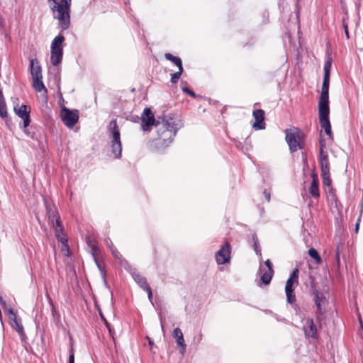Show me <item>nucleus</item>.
Instances as JSON below:
<instances>
[{"label":"nucleus","mask_w":363,"mask_h":363,"mask_svg":"<svg viewBox=\"0 0 363 363\" xmlns=\"http://www.w3.org/2000/svg\"><path fill=\"white\" fill-rule=\"evenodd\" d=\"M308 253L309 256L311 257L313 259H314L318 264H320L322 262V259L320 257L318 251L315 249L311 248L308 250Z\"/></svg>","instance_id":"obj_27"},{"label":"nucleus","mask_w":363,"mask_h":363,"mask_svg":"<svg viewBox=\"0 0 363 363\" xmlns=\"http://www.w3.org/2000/svg\"><path fill=\"white\" fill-rule=\"evenodd\" d=\"M87 243L91 249L93 255H94L97 251V247H96V242L94 240H91L90 238H88Z\"/></svg>","instance_id":"obj_32"},{"label":"nucleus","mask_w":363,"mask_h":363,"mask_svg":"<svg viewBox=\"0 0 363 363\" xmlns=\"http://www.w3.org/2000/svg\"><path fill=\"white\" fill-rule=\"evenodd\" d=\"M182 90H183V91H184V92H186V93L189 94L190 96H193L194 98H195V97H196V94H195V93H194L193 91H191V90L189 89L188 88H184V87H183V88H182Z\"/></svg>","instance_id":"obj_37"},{"label":"nucleus","mask_w":363,"mask_h":363,"mask_svg":"<svg viewBox=\"0 0 363 363\" xmlns=\"http://www.w3.org/2000/svg\"><path fill=\"white\" fill-rule=\"evenodd\" d=\"M298 269H294L287 279L285 289H294V286L298 284Z\"/></svg>","instance_id":"obj_18"},{"label":"nucleus","mask_w":363,"mask_h":363,"mask_svg":"<svg viewBox=\"0 0 363 363\" xmlns=\"http://www.w3.org/2000/svg\"><path fill=\"white\" fill-rule=\"evenodd\" d=\"M108 133L111 138V147L112 153L116 159L121 156L122 144L121 141V133L117 126L116 121H111L108 125Z\"/></svg>","instance_id":"obj_4"},{"label":"nucleus","mask_w":363,"mask_h":363,"mask_svg":"<svg viewBox=\"0 0 363 363\" xmlns=\"http://www.w3.org/2000/svg\"><path fill=\"white\" fill-rule=\"evenodd\" d=\"M99 314H100L101 318L104 320V323H105L106 325L109 328V324H108V322L106 320V319L104 318V315H103V314L101 313V311H99Z\"/></svg>","instance_id":"obj_43"},{"label":"nucleus","mask_w":363,"mask_h":363,"mask_svg":"<svg viewBox=\"0 0 363 363\" xmlns=\"http://www.w3.org/2000/svg\"><path fill=\"white\" fill-rule=\"evenodd\" d=\"M359 320L360 326H361V328L363 329V322H362V319H361V318H359Z\"/></svg>","instance_id":"obj_45"},{"label":"nucleus","mask_w":363,"mask_h":363,"mask_svg":"<svg viewBox=\"0 0 363 363\" xmlns=\"http://www.w3.org/2000/svg\"><path fill=\"white\" fill-rule=\"evenodd\" d=\"M294 289H285L287 301L290 303H294L296 301V296L294 293Z\"/></svg>","instance_id":"obj_28"},{"label":"nucleus","mask_w":363,"mask_h":363,"mask_svg":"<svg viewBox=\"0 0 363 363\" xmlns=\"http://www.w3.org/2000/svg\"><path fill=\"white\" fill-rule=\"evenodd\" d=\"M164 57L172 62L178 68L183 67L182 60L179 57L174 56L170 53H165Z\"/></svg>","instance_id":"obj_23"},{"label":"nucleus","mask_w":363,"mask_h":363,"mask_svg":"<svg viewBox=\"0 0 363 363\" xmlns=\"http://www.w3.org/2000/svg\"><path fill=\"white\" fill-rule=\"evenodd\" d=\"M16 113L22 118H26L27 116L29 115V111H28V107L26 105H21L19 108H14Z\"/></svg>","instance_id":"obj_25"},{"label":"nucleus","mask_w":363,"mask_h":363,"mask_svg":"<svg viewBox=\"0 0 363 363\" xmlns=\"http://www.w3.org/2000/svg\"><path fill=\"white\" fill-rule=\"evenodd\" d=\"M8 313L9 314V318L12 321V327L16 330L21 337L22 341L26 339V335L24 333V328L21 324V320L17 317L12 309H9Z\"/></svg>","instance_id":"obj_12"},{"label":"nucleus","mask_w":363,"mask_h":363,"mask_svg":"<svg viewBox=\"0 0 363 363\" xmlns=\"http://www.w3.org/2000/svg\"><path fill=\"white\" fill-rule=\"evenodd\" d=\"M252 115L255 120V123L252 125V127L255 130L264 129V111L262 109H257L253 111Z\"/></svg>","instance_id":"obj_13"},{"label":"nucleus","mask_w":363,"mask_h":363,"mask_svg":"<svg viewBox=\"0 0 363 363\" xmlns=\"http://www.w3.org/2000/svg\"><path fill=\"white\" fill-rule=\"evenodd\" d=\"M321 176H322L323 184L325 186H330L331 184V179L330 177V172H321Z\"/></svg>","instance_id":"obj_31"},{"label":"nucleus","mask_w":363,"mask_h":363,"mask_svg":"<svg viewBox=\"0 0 363 363\" xmlns=\"http://www.w3.org/2000/svg\"><path fill=\"white\" fill-rule=\"evenodd\" d=\"M178 69L179 70L177 72L171 74V82L172 84H176L178 82L183 72V67H179Z\"/></svg>","instance_id":"obj_29"},{"label":"nucleus","mask_w":363,"mask_h":363,"mask_svg":"<svg viewBox=\"0 0 363 363\" xmlns=\"http://www.w3.org/2000/svg\"><path fill=\"white\" fill-rule=\"evenodd\" d=\"M325 145L320 143V164L321 172H330V163L328 160V153L324 150Z\"/></svg>","instance_id":"obj_14"},{"label":"nucleus","mask_w":363,"mask_h":363,"mask_svg":"<svg viewBox=\"0 0 363 363\" xmlns=\"http://www.w3.org/2000/svg\"><path fill=\"white\" fill-rule=\"evenodd\" d=\"M60 117L65 125L72 128L79 120V111L77 109L69 110L64 106L61 109Z\"/></svg>","instance_id":"obj_7"},{"label":"nucleus","mask_w":363,"mask_h":363,"mask_svg":"<svg viewBox=\"0 0 363 363\" xmlns=\"http://www.w3.org/2000/svg\"><path fill=\"white\" fill-rule=\"evenodd\" d=\"M332 62L330 60H328L327 62H325L324 65V77L326 79H330V71L331 69Z\"/></svg>","instance_id":"obj_30"},{"label":"nucleus","mask_w":363,"mask_h":363,"mask_svg":"<svg viewBox=\"0 0 363 363\" xmlns=\"http://www.w3.org/2000/svg\"><path fill=\"white\" fill-rule=\"evenodd\" d=\"M315 303L317 306L318 311L320 314L323 313V306L325 304V298L322 293L315 291Z\"/></svg>","instance_id":"obj_19"},{"label":"nucleus","mask_w":363,"mask_h":363,"mask_svg":"<svg viewBox=\"0 0 363 363\" xmlns=\"http://www.w3.org/2000/svg\"><path fill=\"white\" fill-rule=\"evenodd\" d=\"M274 274V270H267L261 276V281L263 284L267 285L270 283Z\"/></svg>","instance_id":"obj_24"},{"label":"nucleus","mask_w":363,"mask_h":363,"mask_svg":"<svg viewBox=\"0 0 363 363\" xmlns=\"http://www.w3.org/2000/svg\"><path fill=\"white\" fill-rule=\"evenodd\" d=\"M309 193L312 196L315 198H318L320 196L318 180L314 175L313 177V181L309 188Z\"/></svg>","instance_id":"obj_20"},{"label":"nucleus","mask_w":363,"mask_h":363,"mask_svg":"<svg viewBox=\"0 0 363 363\" xmlns=\"http://www.w3.org/2000/svg\"><path fill=\"white\" fill-rule=\"evenodd\" d=\"M0 116L2 118L7 117V110L6 104L4 101V99L3 97L2 93L0 91Z\"/></svg>","instance_id":"obj_26"},{"label":"nucleus","mask_w":363,"mask_h":363,"mask_svg":"<svg viewBox=\"0 0 363 363\" xmlns=\"http://www.w3.org/2000/svg\"><path fill=\"white\" fill-rule=\"evenodd\" d=\"M359 221H360V218L358 219V220H357V222L356 223V225H355V232L356 233H357L358 230H359Z\"/></svg>","instance_id":"obj_44"},{"label":"nucleus","mask_w":363,"mask_h":363,"mask_svg":"<svg viewBox=\"0 0 363 363\" xmlns=\"http://www.w3.org/2000/svg\"><path fill=\"white\" fill-rule=\"evenodd\" d=\"M343 249V245L342 243H338L336 247V261L337 264H340V251Z\"/></svg>","instance_id":"obj_34"},{"label":"nucleus","mask_w":363,"mask_h":363,"mask_svg":"<svg viewBox=\"0 0 363 363\" xmlns=\"http://www.w3.org/2000/svg\"><path fill=\"white\" fill-rule=\"evenodd\" d=\"M344 29H345V33L346 37L348 39L350 38V35H349L348 27H347V24H344Z\"/></svg>","instance_id":"obj_41"},{"label":"nucleus","mask_w":363,"mask_h":363,"mask_svg":"<svg viewBox=\"0 0 363 363\" xmlns=\"http://www.w3.org/2000/svg\"><path fill=\"white\" fill-rule=\"evenodd\" d=\"M230 246L228 242H225L224 245L216 252V259L218 264H223L230 261Z\"/></svg>","instance_id":"obj_11"},{"label":"nucleus","mask_w":363,"mask_h":363,"mask_svg":"<svg viewBox=\"0 0 363 363\" xmlns=\"http://www.w3.org/2000/svg\"><path fill=\"white\" fill-rule=\"evenodd\" d=\"M59 242H60L62 245V250L64 251V252H67V255L68 256L69 255V247H68V245H67V239L65 238V235H64V239L62 240H58Z\"/></svg>","instance_id":"obj_33"},{"label":"nucleus","mask_w":363,"mask_h":363,"mask_svg":"<svg viewBox=\"0 0 363 363\" xmlns=\"http://www.w3.org/2000/svg\"><path fill=\"white\" fill-rule=\"evenodd\" d=\"M141 128L143 131H150L152 125H155L159 121H156L154 114L150 108H145L141 115Z\"/></svg>","instance_id":"obj_8"},{"label":"nucleus","mask_w":363,"mask_h":363,"mask_svg":"<svg viewBox=\"0 0 363 363\" xmlns=\"http://www.w3.org/2000/svg\"><path fill=\"white\" fill-rule=\"evenodd\" d=\"M143 289L145 290L147 292L148 298L150 300H151L152 294V291H151L150 286H147V288H145Z\"/></svg>","instance_id":"obj_40"},{"label":"nucleus","mask_w":363,"mask_h":363,"mask_svg":"<svg viewBox=\"0 0 363 363\" xmlns=\"http://www.w3.org/2000/svg\"><path fill=\"white\" fill-rule=\"evenodd\" d=\"M23 120V128H25V132H26V128L29 125L30 122L29 115L26 116V118H22Z\"/></svg>","instance_id":"obj_35"},{"label":"nucleus","mask_w":363,"mask_h":363,"mask_svg":"<svg viewBox=\"0 0 363 363\" xmlns=\"http://www.w3.org/2000/svg\"><path fill=\"white\" fill-rule=\"evenodd\" d=\"M48 299H49L50 305V306L52 308V315L55 316V314H56V311H55L53 302H52V301L51 300V298L49 296H48Z\"/></svg>","instance_id":"obj_39"},{"label":"nucleus","mask_w":363,"mask_h":363,"mask_svg":"<svg viewBox=\"0 0 363 363\" xmlns=\"http://www.w3.org/2000/svg\"><path fill=\"white\" fill-rule=\"evenodd\" d=\"M173 337L176 339L178 346L181 347L180 352L184 354L186 351V343L184 339L183 333L180 328H176L173 330Z\"/></svg>","instance_id":"obj_15"},{"label":"nucleus","mask_w":363,"mask_h":363,"mask_svg":"<svg viewBox=\"0 0 363 363\" xmlns=\"http://www.w3.org/2000/svg\"><path fill=\"white\" fill-rule=\"evenodd\" d=\"M329 84L330 79L323 78L320 97L318 102V108H329Z\"/></svg>","instance_id":"obj_10"},{"label":"nucleus","mask_w":363,"mask_h":363,"mask_svg":"<svg viewBox=\"0 0 363 363\" xmlns=\"http://www.w3.org/2000/svg\"><path fill=\"white\" fill-rule=\"evenodd\" d=\"M264 196H265L266 199L267 200V201H270V194L269 192H267V191H264Z\"/></svg>","instance_id":"obj_42"},{"label":"nucleus","mask_w":363,"mask_h":363,"mask_svg":"<svg viewBox=\"0 0 363 363\" xmlns=\"http://www.w3.org/2000/svg\"><path fill=\"white\" fill-rule=\"evenodd\" d=\"M266 267H267V270H273L272 269V262H270L269 259H267L264 262Z\"/></svg>","instance_id":"obj_38"},{"label":"nucleus","mask_w":363,"mask_h":363,"mask_svg":"<svg viewBox=\"0 0 363 363\" xmlns=\"http://www.w3.org/2000/svg\"><path fill=\"white\" fill-rule=\"evenodd\" d=\"M156 127L161 143L162 145L170 143L177 130L174 121L172 118L164 120L161 123H157Z\"/></svg>","instance_id":"obj_2"},{"label":"nucleus","mask_w":363,"mask_h":363,"mask_svg":"<svg viewBox=\"0 0 363 363\" xmlns=\"http://www.w3.org/2000/svg\"><path fill=\"white\" fill-rule=\"evenodd\" d=\"M133 278L135 281L143 289L147 288L148 284L146 282L145 279L141 276L140 274L134 272L132 274Z\"/></svg>","instance_id":"obj_22"},{"label":"nucleus","mask_w":363,"mask_h":363,"mask_svg":"<svg viewBox=\"0 0 363 363\" xmlns=\"http://www.w3.org/2000/svg\"><path fill=\"white\" fill-rule=\"evenodd\" d=\"M30 74L32 78L42 77V69L40 63L36 60L32 59L30 63Z\"/></svg>","instance_id":"obj_17"},{"label":"nucleus","mask_w":363,"mask_h":363,"mask_svg":"<svg viewBox=\"0 0 363 363\" xmlns=\"http://www.w3.org/2000/svg\"><path fill=\"white\" fill-rule=\"evenodd\" d=\"M60 4L56 0H48L54 18L59 21V26L62 30H67L70 23V6L72 0H60Z\"/></svg>","instance_id":"obj_1"},{"label":"nucleus","mask_w":363,"mask_h":363,"mask_svg":"<svg viewBox=\"0 0 363 363\" xmlns=\"http://www.w3.org/2000/svg\"><path fill=\"white\" fill-rule=\"evenodd\" d=\"M319 121L322 128L325 130V133L330 138L332 136L331 125L329 121V108H318Z\"/></svg>","instance_id":"obj_9"},{"label":"nucleus","mask_w":363,"mask_h":363,"mask_svg":"<svg viewBox=\"0 0 363 363\" xmlns=\"http://www.w3.org/2000/svg\"><path fill=\"white\" fill-rule=\"evenodd\" d=\"M149 345L150 346H152V345H153V342L150 339H149Z\"/></svg>","instance_id":"obj_46"},{"label":"nucleus","mask_w":363,"mask_h":363,"mask_svg":"<svg viewBox=\"0 0 363 363\" xmlns=\"http://www.w3.org/2000/svg\"><path fill=\"white\" fill-rule=\"evenodd\" d=\"M65 37L62 35L56 36L51 43L50 61L54 66L58 65L62 60L63 47L62 43Z\"/></svg>","instance_id":"obj_5"},{"label":"nucleus","mask_w":363,"mask_h":363,"mask_svg":"<svg viewBox=\"0 0 363 363\" xmlns=\"http://www.w3.org/2000/svg\"><path fill=\"white\" fill-rule=\"evenodd\" d=\"M67 363H74V354L72 349L70 350V354L69 356V360Z\"/></svg>","instance_id":"obj_36"},{"label":"nucleus","mask_w":363,"mask_h":363,"mask_svg":"<svg viewBox=\"0 0 363 363\" xmlns=\"http://www.w3.org/2000/svg\"><path fill=\"white\" fill-rule=\"evenodd\" d=\"M33 86L38 92H41L43 91H44L45 92H47V89L43 82V77H38V78H33Z\"/></svg>","instance_id":"obj_21"},{"label":"nucleus","mask_w":363,"mask_h":363,"mask_svg":"<svg viewBox=\"0 0 363 363\" xmlns=\"http://www.w3.org/2000/svg\"><path fill=\"white\" fill-rule=\"evenodd\" d=\"M47 215L49 223L55 230V237L57 240L64 239V228L60 220V216L55 206L52 203H45Z\"/></svg>","instance_id":"obj_3"},{"label":"nucleus","mask_w":363,"mask_h":363,"mask_svg":"<svg viewBox=\"0 0 363 363\" xmlns=\"http://www.w3.org/2000/svg\"><path fill=\"white\" fill-rule=\"evenodd\" d=\"M285 140L289 146L291 152H296L301 148L300 141L302 138V133L297 128H289L285 130Z\"/></svg>","instance_id":"obj_6"},{"label":"nucleus","mask_w":363,"mask_h":363,"mask_svg":"<svg viewBox=\"0 0 363 363\" xmlns=\"http://www.w3.org/2000/svg\"><path fill=\"white\" fill-rule=\"evenodd\" d=\"M317 329L313 319H307L304 324V333L306 336L310 337H316Z\"/></svg>","instance_id":"obj_16"}]
</instances>
